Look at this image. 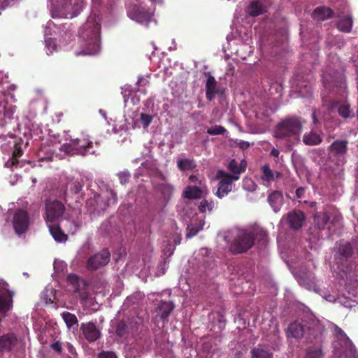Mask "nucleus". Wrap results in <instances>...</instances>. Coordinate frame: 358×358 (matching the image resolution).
Returning <instances> with one entry per match:
<instances>
[{"label":"nucleus","mask_w":358,"mask_h":358,"mask_svg":"<svg viewBox=\"0 0 358 358\" xmlns=\"http://www.w3.org/2000/svg\"><path fill=\"white\" fill-rule=\"evenodd\" d=\"M101 25L95 21H88L84 26L80 37L85 41V55H94L100 50Z\"/></svg>","instance_id":"nucleus-1"},{"label":"nucleus","mask_w":358,"mask_h":358,"mask_svg":"<svg viewBox=\"0 0 358 358\" xmlns=\"http://www.w3.org/2000/svg\"><path fill=\"white\" fill-rule=\"evenodd\" d=\"M61 150L71 155L87 156L96 155L92 141L85 138H78L70 140L69 143L62 145Z\"/></svg>","instance_id":"nucleus-2"},{"label":"nucleus","mask_w":358,"mask_h":358,"mask_svg":"<svg viewBox=\"0 0 358 358\" xmlns=\"http://www.w3.org/2000/svg\"><path fill=\"white\" fill-rule=\"evenodd\" d=\"M254 245V236L250 230L236 231L233 241L229 245V250L234 254H242Z\"/></svg>","instance_id":"nucleus-3"},{"label":"nucleus","mask_w":358,"mask_h":358,"mask_svg":"<svg viewBox=\"0 0 358 358\" xmlns=\"http://www.w3.org/2000/svg\"><path fill=\"white\" fill-rule=\"evenodd\" d=\"M301 128V123L298 118H287L278 123L277 129H275V134H277V137L283 139L299 135Z\"/></svg>","instance_id":"nucleus-4"},{"label":"nucleus","mask_w":358,"mask_h":358,"mask_svg":"<svg viewBox=\"0 0 358 358\" xmlns=\"http://www.w3.org/2000/svg\"><path fill=\"white\" fill-rule=\"evenodd\" d=\"M108 193H109V196H106V200L101 196L96 194L93 197L88 199L86 201L87 210L92 213L103 212L110 206V199L113 200V203L115 204L117 203L116 194L112 189Z\"/></svg>","instance_id":"nucleus-5"},{"label":"nucleus","mask_w":358,"mask_h":358,"mask_svg":"<svg viewBox=\"0 0 358 358\" xmlns=\"http://www.w3.org/2000/svg\"><path fill=\"white\" fill-rule=\"evenodd\" d=\"M31 224L30 215L24 210L17 209L13 215V226L15 233L22 236L29 229Z\"/></svg>","instance_id":"nucleus-6"},{"label":"nucleus","mask_w":358,"mask_h":358,"mask_svg":"<svg viewBox=\"0 0 358 358\" xmlns=\"http://www.w3.org/2000/svg\"><path fill=\"white\" fill-rule=\"evenodd\" d=\"M110 252L108 249H103L98 253L90 257L87 262L88 271H96L105 266L110 261Z\"/></svg>","instance_id":"nucleus-7"},{"label":"nucleus","mask_w":358,"mask_h":358,"mask_svg":"<svg viewBox=\"0 0 358 358\" xmlns=\"http://www.w3.org/2000/svg\"><path fill=\"white\" fill-rule=\"evenodd\" d=\"M217 178H220L216 195L220 199L225 196L231 190L233 181L237 180V177H230V174L224 171H217Z\"/></svg>","instance_id":"nucleus-8"},{"label":"nucleus","mask_w":358,"mask_h":358,"mask_svg":"<svg viewBox=\"0 0 358 358\" xmlns=\"http://www.w3.org/2000/svg\"><path fill=\"white\" fill-rule=\"evenodd\" d=\"M45 206H46L47 220L51 222L60 218L66 211L65 205L57 200H47Z\"/></svg>","instance_id":"nucleus-9"},{"label":"nucleus","mask_w":358,"mask_h":358,"mask_svg":"<svg viewBox=\"0 0 358 358\" xmlns=\"http://www.w3.org/2000/svg\"><path fill=\"white\" fill-rule=\"evenodd\" d=\"M136 325V322L134 321L133 319L119 320L116 322L115 327V335L120 338L128 337L129 335H133L138 331L137 328L135 327Z\"/></svg>","instance_id":"nucleus-10"},{"label":"nucleus","mask_w":358,"mask_h":358,"mask_svg":"<svg viewBox=\"0 0 358 358\" xmlns=\"http://www.w3.org/2000/svg\"><path fill=\"white\" fill-rule=\"evenodd\" d=\"M80 329L83 330V335L89 343L96 341L101 335V330L92 322L81 324Z\"/></svg>","instance_id":"nucleus-11"},{"label":"nucleus","mask_w":358,"mask_h":358,"mask_svg":"<svg viewBox=\"0 0 358 358\" xmlns=\"http://www.w3.org/2000/svg\"><path fill=\"white\" fill-rule=\"evenodd\" d=\"M336 259L347 260L353 255L352 245L347 241L341 240L335 243Z\"/></svg>","instance_id":"nucleus-12"},{"label":"nucleus","mask_w":358,"mask_h":358,"mask_svg":"<svg viewBox=\"0 0 358 358\" xmlns=\"http://www.w3.org/2000/svg\"><path fill=\"white\" fill-rule=\"evenodd\" d=\"M129 17L138 22H147L150 17V13L138 5H134L128 10Z\"/></svg>","instance_id":"nucleus-13"},{"label":"nucleus","mask_w":358,"mask_h":358,"mask_svg":"<svg viewBox=\"0 0 358 358\" xmlns=\"http://www.w3.org/2000/svg\"><path fill=\"white\" fill-rule=\"evenodd\" d=\"M17 343V338L14 333L3 334L0 337V352H10Z\"/></svg>","instance_id":"nucleus-14"},{"label":"nucleus","mask_w":358,"mask_h":358,"mask_svg":"<svg viewBox=\"0 0 358 358\" xmlns=\"http://www.w3.org/2000/svg\"><path fill=\"white\" fill-rule=\"evenodd\" d=\"M207 76V81L206 83V99L208 101H211L215 95L222 94V90L217 88V83L210 73H206Z\"/></svg>","instance_id":"nucleus-15"},{"label":"nucleus","mask_w":358,"mask_h":358,"mask_svg":"<svg viewBox=\"0 0 358 358\" xmlns=\"http://www.w3.org/2000/svg\"><path fill=\"white\" fill-rule=\"evenodd\" d=\"M348 143L347 140H335L328 147V150L336 157H343L347 153Z\"/></svg>","instance_id":"nucleus-16"},{"label":"nucleus","mask_w":358,"mask_h":358,"mask_svg":"<svg viewBox=\"0 0 358 358\" xmlns=\"http://www.w3.org/2000/svg\"><path fill=\"white\" fill-rule=\"evenodd\" d=\"M267 202H268L274 213H278L283 205L282 192L279 190L272 191L268 196H267Z\"/></svg>","instance_id":"nucleus-17"},{"label":"nucleus","mask_w":358,"mask_h":358,"mask_svg":"<svg viewBox=\"0 0 358 358\" xmlns=\"http://www.w3.org/2000/svg\"><path fill=\"white\" fill-rule=\"evenodd\" d=\"M175 305L173 301H160L156 309L157 315L164 321L173 311Z\"/></svg>","instance_id":"nucleus-18"},{"label":"nucleus","mask_w":358,"mask_h":358,"mask_svg":"<svg viewBox=\"0 0 358 358\" xmlns=\"http://www.w3.org/2000/svg\"><path fill=\"white\" fill-rule=\"evenodd\" d=\"M305 220V214L300 210H294L287 214V222L290 228L298 229L302 227Z\"/></svg>","instance_id":"nucleus-19"},{"label":"nucleus","mask_w":358,"mask_h":358,"mask_svg":"<svg viewBox=\"0 0 358 358\" xmlns=\"http://www.w3.org/2000/svg\"><path fill=\"white\" fill-rule=\"evenodd\" d=\"M13 292L0 291V313H6L13 308Z\"/></svg>","instance_id":"nucleus-20"},{"label":"nucleus","mask_w":358,"mask_h":358,"mask_svg":"<svg viewBox=\"0 0 358 358\" xmlns=\"http://www.w3.org/2000/svg\"><path fill=\"white\" fill-rule=\"evenodd\" d=\"M306 325L299 321L291 323L287 329L288 337H292L296 339L301 338L305 334Z\"/></svg>","instance_id":"nucleus-21"},{"label":"nucleus","mask_w":358,"mask_h":358,"mask_svg":"<svg viewBox=\"0 0 358 358\" xmlns=\"http://www.w3.org/2000/svg\"><path fill=\"white\" fill-rule=\"evenodd\" d=\"M84 184L81 180L71 179L69 181L66 189L63 193V198L66 200L69 193L71 195L78 194L83 188Z\"/></svg>","instance_id":"nucleus-22"},{"label":"nucleus","mask_w":358,"mask_h":358,"mask_svg":"<svg viewBox=\"0 0 358 358\" xmlns=\"http://www.w3.org/2000/svg\"><path fill=\"white\" fill-rule=\"evenodd\" d=\"M246 11L250 16L257 17L265 13L266 8L261 1L254 0L248 5Z\"/></svg>","instance_id":"nucleus-23"},{"label":"nucleus","mask_w":358,"mask_h":358,"mask_svg":"<svg viewBox=\"0 0 358 358\" xmlns=\"http://www.w3.org/2000/svg\"><path fill=\"white\" fill-rule=\"evenodd\" d=\"M262 175L261 176V179L267 182H271L279 179L282 176V173L280 172H274L267 164H265L262 166Z\"/></svg>","instance_id":"nucleus-24"},{"label":"nucleus","mask_w":358,"mask_h":358,"mask_svg":"<svg viewBox=\"0 0 358 358\" xmlns=\"http://www.w3.org/2000/svg\"><path fill=\"white\" fill-rule=\"evenodd\" d=\"M227 168L233 173L230 174V177H237L238 180H239V175L245 171L246 163L242 161V162L238 164L236 159H232L228 164Z\"/></svg>","instance_id":"nucleus-25"},{"label":"nucleus","mask_w":358,"mask_h":358,"mask_svg":"<svg viewBox=\"0 0 358 358\" xmlns=\"http://www.w3.org/2000/svg\"><path fill=\"white\" fill-rule=\"evenodd\" d=\"M334 10L326 7H317L313 13V17L319 21H324L334 17Z\"/></svg>","instance_id":"nucleus-26"},{"label":"nucleus","mask_w":358,"mask_h":358,"mask_svg":"<svg viewBox=\"0 0 358 358\" xmlns=\"http://www.w3.org/2000/svg\"><path fill=\"white\" fill-rule=\"evenodd\" d=\"M67 280L69 284L73 285L74 292L78 294L87 286L85 281L76 274H69L67 277Z\"/></svg>","instance_id":"nucleus-27"},{"label":"nucleus","mask_w":358,"mask_h":358,"mask_svg":"<svg viewBox=\"0 0 358 358\" xmlns=\"http://www.w3.org/2000/svg\"><path fill=\"white\" fill-rule=\"evenodd\" d=\"M49 230L52 237L57 242L63 243L67 241L68 236L63 232L59 225L50 224L49 225Z\"/></svg>","instance_id":"nucleus-28"},{"label":"nucleus","mask_w":358,"mask_h":358,"mask_svg":"<svg viewBox=\"0 0 358 358\" xmlns=\"http://www.w3.org/2000/svg\"><path fill=\"white\" fill-rule=\"evenodd\" d=\"M183 196L189 199H197L202 196L201 187L196 185L187 186L183 191Z\"/></svg>","instance_id":"nucleus-29"},{"label":"nucleus","mask_w":358,"mask_h":358,"mask_svg":"<svg viewBox=\"0 0 358 358\" xmlns=\"http://www.w3.org/2000/svg\"><path fill=\"white\" fill-rule=\"evenodd\" d=\"M302 141L306 145H317L322 141V138L315 131H310L305 133L303 137H302Z\"/></svg>","instance_id":"nucleus-30"},{"label":"nucleus","mask_w":358,"mask_h":358,"mask_svg":"<svg viewBox=\"0 0 358 358\" xmlns=\"http://www.w3.org/2000/svg\"><path fill=\"white\" fill-rule=\"evenodd\" d=\"M23 151L20 146H15V149L13 150L12 157L10 159L7 161L6 163V166L8 168L13 169V167H17L18 164V158L22 156Z\"/></svg>","instance_id":"nucleus-31"},{"label":"nucleus","mask_w":358,"mask_h":358,"mask_svg":"<svg viewBox=\"0 0 358 358\" xmlns=\"http://www.w3.org/2000/svg\"><path fill=\"white\" fill-rule=\"evenodd\" d=\"M352 27V17L345 16L341 17L337 22V28L343 32L349 33L351 31Z\"/></svg>","instance_id":"nucleus-32"},{"label":"nucleus","mask_w":358,"mask_h":358,"mask_svg":"<svg viewBox=\"0 0 358 358\" xmlns=\"http://www.w3.org/2000/svg\"><path fill=\"white\" fill-rule=\"evenodd\" d=\"M83 0H74V3H70V8H69V6H66V9L71 15V17H74L77 16L81 9L83 8Z\"/></svg>","instance_id":"nucleus-33"},{"label":"nucleus","mask_w":358,"mask_h":358,"mask_svg":"<svg viewBox=\"0 0 358 358\" xmlns=\"http://www.w3.org/2000/svg\"><path fill=\"white\" fill-rule=\"evenodd\" d=\"M330 218L327 213H317L314 218L317 229H324Z\"/></svg>","instance_id":"nucleus-34"},{"label":"nucleus","mask_w":358,"mask_h":358,"mask_svg":"<svg viewBox=\"0 0 358 358\" xmlns=\"http://www.w3.org/2000/svg\"><path fill=\"white\" fill-rule=\"evenodd\" d=\"M305 358H324V352L320 345L310 346L307 348Z\"/></svg>","instance_id":"nucleus-35"},{"label":"nucleus","mask_w":358,"mask_h":358,"mask_svg":"<svg viewBox=\"0 0 358 358\" xmlns=\"http://www.w3.org/2000/svg\"><path fill=\"white\" fill-rule=\"evenodd\" d=\"M251 358H273V353L271 351L262 348H255L250 351Z\"/></svg>","instance_id":"nucleus-36"},{"label":"nucleus","mask_w":358,"mask_h":358,"mask_svg":"<svg viewBox=\"0 0 358 358\" xmlns=\"http://www.w3.org/2000/svg\"><path fill=\"white\" fill-rule=\"evenodd\" d=\"M177 166L181 171H191L194 169L195 164L193 160L184 158L177 162Z\"/></svg>","instance_id":"nucleus-37"},{"label":"nucleus","mask_w":358,"mask_h":358,"mask_svg":"<svg viewBox=\"0 0 358 358\" xmlns=\"http://www.w3.org/2000/svg\"><path fill=\"white\" fill-rule=\"evenodd\" d=\"M61 315L62 320H64L68 328H71L73 325L78 324V319L74 314L68 311H65L63 312Z\"/></svg>","instance_id":"nucleus-38"},{"label":"nucleus","mask_w":358,"mask_h":358,"mask_svg":"<svg viewBox=\"0 0 358 358\" xmlns=\"http://www.w3.org/2000/svg\"><path fill=\"white\" fill-rule=\"evenodd\" d=\"M337 111H338L339 115L345 119L354 117V114L350 109V106L347 103H341L338 106Z\"/></svg>","instance_id":"nucleus-39"},{"label":"nucleus","mask_w":358,"mask_h":358,"mask_svg":"<svg viewBox=\"0 0 358 358\" xmlns=\"http://www.w3.org/2000/svg\"><path fill=\"white\" fill-rule=\"evenodd\" d=\"M254 236V241L257 239L264 244L266 241L267 234L265 230L262 229H255L250 231Z\"/></svg>","instance_id":"nucleus-40"},{"label":"nucleus","mask_w":358,"mask_h":358,"mask_svg":"<svg viewBox=\"0 0 358 358\" xmlns=\"http://www.w3.org/2000/svg\"><path fill=\"white\" fill-rule=\"evenodd\" d=\"M214 203L212 201L203 199L199 206V210L201 213H206L207 210L211 212L213 210Z\"/></svg>","instance_id":"nucleus-41"},{"label":"nucleus","mask_w":358,"mask_h":358,"mask_svg":"<svg viewBox=\"0 0 358 358\" xmlns=\"http://www.w3.org/2000/svg\"><path fill=\"white\" fill-rule=\"evenodd\" d=\"M227 132V130L221 125H213L210 128L208 129L207 133L212 136L215 135H223Z\"/></svg>","instance_id":"nucleus-42"},{"label":"nucleus","mask_w":358,"mask_h":358,"mask_svg":"<svg viewBox=\"0 0 358 358\" xmlns=\"http://www.w3.org/2000/svg\"><path fill=\"white\" fill-rule=\"evenodd\" d=\"M243 187L249 192H253L256 189L257 185L252 180L245 179L243 180Z\"/></svg>","instance_id":"nucleus-43"},{"label":"nucleus","mask_w":358,"mask_h":358,"mask_svg":"<svg viewBox=\"0 0 358 358\" xmlns=\"http://www.w3.org/2000/svg\"><path fill=\"white\" fill-rule=\"evenodd\" d=\"M45 45H46V48L48 50V55L52 54L53 50L57 49V44L50 38L45 40Z\"/></svg>","instance_id":"nucleus-44"},{"label":"nucleus","mask_w":358,"mask_h":358,"mask_svg":"<svg viewBox=\"0 0 358 358\" xmlns=\"http://www.w3.org/2000/svg\"><path fill=\"white\" fill-rule=\"evenodd\" d=\"M153 117L150 115H147L145 113L141 114V121L143 124V127L147 128L149 124L151 123Z\"/></svg>","instance_id":"nucleus-45"},{"label":"nucleus","mask_w":358,"mask_h":358,"mask_svg":"<svg viewBox=\"0 0 358 358\" xmlns=\"http://www.w3.org/2000/svg\"><path fill=\"white\" fill-rule=\"evenodd\" d=\"M97 358H118L113 351H101L97 354Z\"/></svg>","instance_id":"nucleus-46"},{"label":"nucleus","mask_w":358,"mask_h":358,"mask_svg":"<svg viewBox=\"0 0 358 358\" xmlns=\"http://www.w3.org/2000/svg\"><path fill=\"white\" fill-rule=\"evenodd\" d=\"M200 229H201V228L194 227L192 225L187 227L186 237L190 238V237L194 236L195 235H196L198 234V232L200 231Z\"/></svg>","instance_id":"nucleus-47"},{"label":"nucleus","mask_w":358,"mask_h":358,"mask_svg":"<svg viewBox=\"0 0 358 358\" xmlns=\"http://www.w3.org/2000/svg\"><path fill=\"white\" fill-rule=\"evenodd\" d=\"M52 350L60 353L62 352V343L59 341L52 343L50 345Z\"/></svg>","instance_id":"nucleus-48"},{"label":"nucleus","mask_w":358,"mask_h":358,"mask_svg":"<svg viewBox=\"0 0 358 358\" xmlns=\"http://www.w3.org/2000/svg\"><path fill=\"white\" fill-rule=\"evenodd\" d=\"M306 189L305 187H299L296 190V196L298 199H301L304 196Z\"/></svg>","instance_id":"nucleus-49"},{"label":"nucleus","mask_w":358,"mask_h":358,"mask_svg":"<svg viewBox=\"0 0 358 358\" xmlns=\"http://www.w3.org/2000/svg\"><path fill=\"white\" fill-rule=\"evenodd\" d=\"M189 180L191 182L194 183L196 185H201L202 184L201 180L196 178V176L194 175H191L189 178Z\"/></svg>","instance_id":"nucleus-50"},{"label":"nucleus","mask_w":358,"mask_h":358,"mask_svg":"<svg viewBox=\"0 0 358 358\" xmlns=\"http://www.w3.org/2000/svg\"><path fill=\"white\" fill-rule=\"evenodd\" d=\"M129 175L124 173H120L119 174L120 180L121 183H124L129 180Z\"/></svg>","instance_id":"nucleus-51"},{"label":"nucleus","mask_w":358,"mask_h":358,"mask_svg":"<svg viewBox=\"0 0 358 358\" xmlns=\"http://www.w3.org/2000/svg\"><path fill=\"white\" fill-rule=\"evenodd\" d=\"M280 155V152L278 149L276 148H273L271 150V155L275 157H278Z\"/></svg>","instance_id":"nucleus-52"},{"label":"nucleus","mask_w":358,"mask_h":358,"mask_svg":"<svg viewBox=\"0 0 358 358\" xmlns=\"http://www.w3.org/2000/svg\"><path fill=\"white\" fill-rule=\"evenodd\" d=\"M323 83L325 88L331 90L334 87V85L329 83L328 81H327L325 78L323 80Z\"/></svg>","instance_id":"nucleus-53"},{"label":"nucleus","mask_w":358,"mask_h":358,"mask_svg":"<svg viewBox=\"0 0 358 358\" xmlns=\"http://www.w3.org/2000/svg\"><path fill=\"white\" fill-rule=\"evenodd\" d=\"M249 147V143L245 141H243L241 143L240 148H247Z\"/></svg>","instance_id":"nucleus-54"},{"label":"nucleus","mask_w":358,"mask_h":358,"mask_svg":"<svg viewBox=\"0 0 358 358\" xmlns=\"http://www.w3.org/2000/svg\"><path fill=\"white\" fill-rule=\"evenodd\" d=\"M336 329L338 334L345 336V334H344L342 329L340 328L339 327H336Z\"/></svg>","instance_id":"nucleus-55"},{"label":"nucleus","mask_w":358,"mask_h":358,"mask_svg":"<svg viewBox=\"0 0 358 358\" xmlns=\"http://www.w3.org/2000/svg\"><path fill=\"white\" fill-rule=\"evenodd\" d=\"M312 118H313V122L314 124H317V117H316V113L315 112H313V114H312Z\"/></svg>","instance_id":"nucleus-56"},{"label":"nucleus","mask_w":358,"mask_h":358,"mask_svg":"<svg viewBox=\"0 0 358 358\" xmlns=\"http://www.w3.org/2000/svg\"><path fill=\"white\" fill-rule=\"evenodd\" d=\"M73 223H74L75 227H76V229L80 228V226H81V222L80 221H74Z\"/></svg>","instance_id":"nucleus-57"},{"label":"nucleus","mask_w":358,"mask_h":358,"mask_svg":"<svg viewBox=\"0 0 358 358\" xmlns=\"http://www.w3.org/2000/svg\"><path fill=\"white\" fill-rule=\"evenodd\" d=\"M144 82H147L145 79H143V78H140L138 79V81L137 82V84L138 85H140L141 83H144Z\"/></svg>","instance_id":"nucleus-58"},{"label":"nucleus","mask_w":358,"mask_h":358,"mask_svg":"<svg viewBox=\"0 0 358 358\" xmlns=\"http://www.w3.org/2000/svg\"><path fill=\"white\" fill-rule=\"evenodd\" d=\"M347 342L350 343V347H352V343L349 341L348 338H347Z\"/></svg>","instance_id":"nucleus-59"},{"label":"nucleus","mask_w":358,"mask_h":358,"mask_svg":"<svg viewBox=\"0 0 358 358\" xmlns=\"http://www.w3.org/2000/svg\"><path fill=\"white\" fill-rule=\"evenodd\" d=\"M357 118H358V108H357Z\"/></svg>","instance_id":"nucleus-60"},{"label":"nucleus","mask_w":358,"mask_h":358,"mask_svg":"<svg viewBox=\"0 0 358 358\" xmlns=\"http://www.w3.org/2000/svg\"><path fill=\"white\" fill-rule=\"evenodd\" d=\"M151 1H157L158 0H151Z\"/></svg>","instance_id":"nucleus-61"},{"label":"nucleus","mask_w":358,"mask_h":358,"mask_svg":"<svg viewBox=\"0 0 358 358\" xmlns=\"http://www.w3.org/2000/svg\"><path fill=\"white\" fill-rule=\"evenodd\" d=\"M0 321H1V317H0Z\"/></svg>","instance_id":"nucleus-62"}]
</instances>
